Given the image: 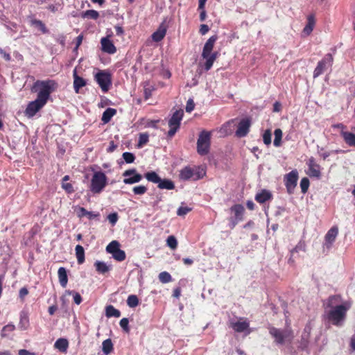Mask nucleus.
Listing matches in <instances>:
<instances>
[{
    "label": "nucleus",
    "mask_w": 355,
    "mask_h": 355,
    "mask_svg": "<svg viewBox=\"0 0 355 355\" xmlns=\"http://www.w3.org/2000/svg\"><path fill=\"white\" fill-rule=\"evenodd\" d=\"M251 125V121L248 118L243 119L240 121L238 125L237 130L235 132V135L238 137H245L249 131Z\"/></svg>",
    "instance_id": "ddd939ff"
},
{
    "label": "nucleus",
    "mask_w": 355,
    "mask_h": 355,
    "mask_svg": "<svg viewBox=\"0 0 355 355\" xmlns=\"http://www.w3.org/2000/svg\"><path fill=\"white\" fill-rule=\"evenodd\" d=\"M310 182L307 178H303L300 181V188L303 193H306L308 191Z\"/></svg>",
    "instance_id": "603ef678"
},
{
    "label": "nucleus",
    "mask_w": 355,
    "mask_h": 355,
    "mask_svg": "<svg viewBox=\"0 0 355 355\" xmlns=\"http://www.w3.org/2000/svg\"><path fill=\"white\" fill-rule=\"evenodd\" d=\"M107 184V178L105 173L101 171H94L89 187V191L93 194L101 193Z\"/></svg>",
    "instance_id": "7ed1b4c3"
},
{
    "label": "nucleus",
    "mask_w": 355,
    "mask_h": 355,
    "mask_svg": "<svg viewBox=\"0 0 355 355\" xmlns=\"http://www.w3.org/2000/svg\"><path fill=\"white\" fill-rule=\"evenodd\" d=\"M123 177V182L125 184H133L139 182L143 175L139 173L136 168H130L125 171L122 173Z\"/></svg>",
    "instance_id": "9d476101"
},
{
    "label": "nucleus",
    "mask_w": 355,
    "mask_h": 355,
    "mask_svg": "<svg viewBox=\"0 0 355 355\" xmlns=\"http://www.w3.org/2000/svg\"><path fill=\"white\" fill-rule=\"evenodd\" d=\"M263 143L268 146L271 144V131L270 130H266L263 134Z\"/></svg>",
    "instance_id": "6e6d98bb"
},
{
    "label": "nucleus",
    "mask_w": 355,
    "mask_h": 355,
    "mask_svg": "<svg viewBox=\"0 0 355 355\" xmlns=\"http://www.w3.org/2000/svg\"><path fill=\"white\" fill-rule=\"evenodd\" d=\"M105 315L107 318H119L121 316V312L119 310L116 309L114 306L107 305L105 307Z\"/></svg>",
    "instance_id": "2f4dec72"
},
{
    "label": "nucleus",
    "mask_w": 355,
    "mask_h": 355,
    "mask_svg": "<svg viewBox=\"0 0 355 355\" xmlns=\"http://www.w3.org/2000/svg\"><path fill=\"white\" fill-rule=\"evenodd\" d=\"M113 343L110 338L105 340L102 343V350L105 355L110 354L113 351Z\"/></svg>",
    "instance_id": "c9c22d12"
},
{
    "label": "nucleus",
    "mask_w": 355,
    "mask_h": 355,
    "mask_svg": "<svg viewBox=\"0 0 355 355\" xmlns=\"http://www.w3.org/2000/svg\"><path fill=\"white\" fill-rule=\"evenodd\" d=\"M94 266L96 271L100 274H105L111 270L110 265H107L105 262L101 261H95Z\"/></svg>",
    "instance_id": "7c9ffc66"
},
{
    "label": "nucleus",
    "mask_w": 355,
    "mask_h": 355,
    "mask_svg": "<svg viewBox=\"0 0 355 355\" xmlns=\"http://www.w3.org/2000/svg\"><path fill=\"white\" fill-rule=\"evenodd\" d=\"M159 280L163 284H166L171 282L172 277L168 272L164 271L159 274Z\"/></svg>",
    "instance_id": "49530a36"
},
{
    "label": "nucleus",
    "mask_w": 355,
    "mask_h": 355,
    "mask_svg": "<svg viewBox=\"0 0 355 355\" xmlns=\"http://www.w3.org/2000/svg\"><path fill=\"white\" fill-rule=\"evenodd\" d=\"M298 180V172L293 170L284 177V184L288 194H293L297 186Z\"/></svg>",
    "instance_id": "9b49d317"
},
{
    "label": "nucleus",
    "mask_w": 355,
    "mask_h": 355,
    "mask_svg": "<svg viewBox=\"0 0 355 355\" xmlns=\"http://www.w3.org/2000/svg\"><path fill=\"white\" fill-rule=\"evenodd\" d=\"M311 329L312 327L310 323L306 324L304 328L300 344V348L302 350L308 347Z\"/></svg>",
    "instance_id": "dca6fc26"
},
{
    "label": "nucleus",
    "mask_w": 355,
    "mask_h": 355,
    "mask_svg": "<svg viewBox=\"0 0 355 355\" xmlns=\"http://www.w3.org/2000/svg\"><path fill=\"white\" fill-rule=\"evenodd\" d=\"M306 164L309 168L308 175L310 177L319 178L321 176L320 166L316 163L315 159L313 157H311L308 159Z\"/></svg>",
    "instance_id": "4468645a"
},
{
    "label": "nucleus",
    "mask_w": 355,
    "mask_h": 355,
    "mask_svg": "<svg viewBox=\"0 0 355 355\" xmlns=\"http://www.w3.org/2000/svg\"><path fill=\"white\" fill-rule=\"evenodd\" d=\"M87 213V210L84 207H79L77 215L79 218H82L83 216H86V214Z\"/></svg>",
    "instance_id": "774afa93"
},
{
    "label": "nucleus",
    "mask_w": 355,
    "mask_h": 355,
    "mask_svg": "<svg viewBox=\"0 0 355 355\" xmlns=\"http://www.w3.org/2000/svg\"><path fill=\"white\" fill-rule=\"evenodd\" d=\"M148 182L158 184L160 181L161 178L155 171H149L145 173L144 176Z\"/></svg>",
    "instance_id": "72a5a7b5"
},
{
    "label": "nucleus",
    "mask_w": 355,
    "mask_h": 355,
    "mask_svg": "<svg viewBox=\"0 0 355 355\" xmlns=\"http://www.w3.org/2000/svg\"><path fill=\"white\" fill-rule=\"evenodd\" d=\"M0 55L3 58V59L9 62L11 60V55L9 52H8L5 49H2L0 47Z\"/></svg>",
    "instance_id": "680f3d73"
},
{
    "label": "nucleus",
    "mask_w": 355,
    "mask_h": 355,
    "mask_svg": "<svg viewBox=\"0 0 355 355\" xmlns=\"http://www.w3.org/2000/svg\"><path fill=\"white\" fill-rule=\"evenodd\" d=\"M230 211L234 213V218L241 221L243 220V215L245 213L244 207L241 204L234 205L230 207Z\"/></svg>",
    "instance_id": "5701e85b"
},
{
    "label": "nucleus",
    "mask_w": 355,
    "mask_h": 355,
    "mask_svg": "<svg viewBox=\"0 0 355 355\" xmlns=\"http://www.w3.org/2000/svg\"><path fill=\"white\" fill-rule=\"evenodd\" d=\"M67 293L68 295L73 296V302L77 305H79L82 302V297L78 293L74 291H67Z\"/></svg>",
    "instance_id": "de8ad7c7"
},
{
    "label": "nucleus",
    "mask_w": 355,
    "mask_h": 355,
    "mask_svg": "<svg viewBox=\"0 0 355 355\" xmlns=\"http://www.w3.org/2000/svg\"><path fill=\"white\" fill-rule=\"evenodd\" d=\"M148 191V188L144 185H138L132 188V192L135 195L142 196Z\"/></svg>",
    "instance_id": "a18cd8bd"
},
{
    "label": "nucleus",
    "mask_w": 355,
    "mask_h": 355,
    "mask_svg": "<svg viewBox=\"0 0 355 355\" xmlns=\"http://www.w3.org/2000/svg\"><path fill=\"white\" fill-rule=\"evenodd\" d=\"M315 24V17L313 15H309L307 17V24L303 29V34L306 36L309 35L313 31Z\"/></svg>",
    "instance_id": "393cba45"
},
{
    "label": "nucleus",
    "mask_w": 355,
    "mask_h": 355,
    "mask_svg": "<svg viewBox=\"0 0 355 355\" xmlns=\"http://www.w3.org/2000/svg\"><path fill=\"white\" fill-rule=\"evenodd\" d=\"M211 145V132L202 130L200 132L197 141V152L200 155L209 153Z\"/></svg>",
    "instance_id": "39448f33"
},
{
    "label": "nucleus",
    "mask_w": 355,
    "mask_h": 355,
    "mask_svg": "<svg viewBox=\"0 0 355 355\" xmlns=\"http://www.w3.org/2000/svg\"><path fill=\"white\" fill-rule=\"evenodd\" d=\"M155 89V87L152 85L145 86L144 89V94L145 99H148L152 96V92Z\"/></svg>",
    "instance_id": "4d7b16f0"
},
{
    "label": "nucleus",
    "mask_w": 355,
    "mask_h": 355,
    "mask_svg": "<svg viewBox=\"0 0 355 355\" xmlns=\"http://www.w3.org/2000/svg\"><path fill=\"white\" fill-rule=\"evenodd\" d=\"M139 304V299L135 295H130L128 297L127 304L130 308H135Z\"/></svg>",
    "instance_id": "c03bdc74"
},
{
    "label": "nucleus",
    "mask_w": 355,
    "mask_h": 355,
    "mask_svg": "<svg viewBox=\"0 0 355 355\" xmlns=\"http://www.w3.org/2000/svg\"><path fill=\"white\" fill-rule=\"evenodd\" d=\"M183 116L184 112L182 110H176L173 112L168 123L169 126V130L167 132L168 137L172 138L179 130Z\"/></svg>",
    "instance_id": "423d86ee"
},
{
    "label": "nucleus",
    "mask_w": 355,
    "mask_h": 355,
    "mask_svg": "<svg viewBox=\"0 0 355 355\" xmlns=\"http://www.w3.org/2000/svg\"><path fill=\"white\" fill-rule=\"evenodd\" d=\"M58 84L53 80H36L31 87V92L37 94V98L47 103L51 94L55 90Z\"/></svg>",
    "instance_id": "f03ea898"
},
{
    "label": "nucleus",
    "mask_w": 355,
    "mask_h": 355,
    "mask_svg": "<svg viewBox=\"0 0 355 355\" xmlns=\"http://www.w3.org/2000/svg\"><path fill=\"white\" fill-rule=\"evenodd\" d=\"M338 234V228L337 226H333L330 228L324 236L323 248L329 250L335 242Z\"/></svg>",
    "instance_id": "f8f14e48"
},
{
    "label": "nucleus",
    "mask_w": 355,
    "mask_h": 355,
    "mask_svg": "<svg viewBox=\"0 0 355 355\" xmlns=\"http://www.w3.org/2000/svg\"><path fill=\"white\" fill-rule=\"evenodd\" d=\"M205 175V171L200 168L194 169L193 180L196 181L202 179Z\"/></svg>",
    "instance_id": "5fc2aeb1"
},
{
    "label": "nucleus",
    "mask_w": 355,
    "mask_h": 355,
    "mask_svg": "<svg viewBox=\"0 0 355 355\" xmlns=\"http://www.w3.org/2000/svg\"><path fill=\"white\" fill-rule=\"evenodd\" d=\"M230 327L232 328L236 332L241 333L244 331L247 330L249 328V322L247 321H237V322H231Z\"/></svg>",
    "instance_id": "b1692460"
},
{
    "label": "nucleus",
    "mask_w": 355,
    "mask_h": 355,
    "mask_svg": "<svg viewBox=\"0 0 355 355\" xmlns=\"http://www.w3.org/2000/svg\"><path fill=\"white\" fill-rule=\"evenodd\" d=\"M54 347L61 352H66L69 347V342L66 338H58L55 342Z\"/></svg>",
    "instance_id": "c85d7f7f"
},
{
    "label": "nucleus",
    "mask_w": 355,
    "mask_h": 355,
    "mask_svg": "<svg viewBox=\"0 0 355 355\" xmlns=\"http://www.w3.org/2000/svg\"><path fill=\"white\" fill-rule=\"evenodd\" d=\"M107 219L112 226H114L119 219V215L116 212L111 213L107 216Z\"/></svg>",
    "instance_id": "13d9d810"
},
{
    "label": "nucleus",
    "mask_w": 355,
    "mask_h": 355,
    "mask_svg": "<svg viewBox=\"0 0 355 355\" xmlns=\"http://www.w3.org/2000/svg\"><path fill=\"white\" fill-rule=\"evenodd\" d=\"M15 329V326L12 323H9L6 325H5L1 331V337H6L9 335L10 333L12 332Z\"/></svg>",
    "instance_id": "ea45409f"
},
{
    "label": "nucleus",
    "mask_w": 355,
    "mask_h": 355,
    "mask_svg": "<svg viewBox=\"0 0 355 355\" xmlns=\"http://www.w3.org/2000/svg\"><path fill=\"white\" fill-rule=\"evenodd\" d=\"M159 120H150L147 122L146 126L148 128H153L155 129H157V123H159Z\"/></svg>",
    "instance_id": "69168bd1"
},
{
    "label": "nucleus",
    "mask_w": 355,
    "mask_h": 355,
    "mask_svg": "<svg viewBox=\"0 0 355 355\" xmlns=\"http://www.w3.org/2000/svg\"><path fill=\"white\" fill-rule=\"evenodd\" d=\"M167 26L164 23H162L156 31L152 34V40L155 42L162 41L166 35Z\"/></svg>",
    "instance_id": "6ab92c4d"
},
{
    "label": "nucleus",
    "mask_w": 355,
    "mask_h": 355,
    "mask_svg": "<svg viewBox=\"0 0 355 355\" xmlns=\"http://www.w3.org/2000/svg\"><path fill=\"white\" fill-rule=\"evenodd\" d=\"M116 114V110L114 108L108 107L103 113L101 121L103 123H107L110 121L111 119Z\"/></svg>",
    "instance_id": "c756f323"
},
{
    "label": "nucleus",
    "mask_w": 355,
    "mask_h": 355,
    "mask_svg": "<svg viewBox=\"0 0 355 355\" xmlns=\"http://www.w3.org/2000/svg\"><path fill=\"white\" fill-rule=\"evenodd\" d=\"M119 325L125 332L129 333V320L127 318H122L119 322Z\"/></svg>",
    "instance_id": "864d4df0"
},
{
    "label": "nucleus",
    "mask_w": 355,
    "mask_h": 355,
    "mask_svg": "<svg viewBox=\"0 0 355 355\" xmlns=\"http://www.w3.org/2000/svg\"><path fill=\"white\" fill-rule=\"evenodd\" d=\"M282 131L279 128H277L274 131L275 139L273 141V145L275 147H279L282 145Z\"/></svg>",
    "instance_id": "58836bf2"
},
{
    "label": "nucleus",
    "mask_w": 355,
    "mask_h": 355,
    "mask_svg": "<svg viewBox=\"0 0 355 355\" xmlns=\"http://www.w3.org/2000/svg\"><path fill=\"white\" fill-rule=\"evenodd\" d=\"M340 134H341V136L343 137L345 142L349 146L355 147V134L354 133L347 132V131H342Z\"/></svg>",
    "instance_id": "bb28decb"
},
{
    "label": "nucleus",
    "mask_w": 355,
    "mask_h": 355,
    "mask_svg": "<svg viewBox=\"0 0 355 355\" xmlns=\"http://www.w3.org/2000/svg\"><path fill=\"white\" fill-rule=\"evenodd\" d=\"M116 148H117V145L115 144L114 141H110L109 143V146L106 150L107 153H111L114 152L116 149Z\"/></svg>",
    "instance_id": "0e129e2a"
},
{
    "label": "nucleus",
    "mask_w": 355,
    "mask_h": 355,
    "mask_svg": "<svg viewBox=\"0 0 355 355\" xmlns=\"http://www.w3.org/2000/svg\"><path fill=\"white\" fill-rule=\"evenodd\" d=\"M166 244L170 248L175 250L178 246V241L174 236L171 235L168 236L166 239Z\"/></svg>",
    "instance_id": "8fccbe9b"
},
{
    "label": "nucleus",
    "mask_w": 355,
    "mask_h": 355,
    "mask_svg": "<svg viewBox=\"0 0 355 355\" xmlns=\"http://www.w3.org/2000/svg\"><path fill=\"white\" fill-rule=\"evenodd\" d=\"M149 141V135L147 132L140 133L139 135V140L137 144L138 148L143 147Z\"/></svg>",
    "instance_id": "79ce46f5"
},
{
    "label": "nucleus",
    "mask_w": 355,
    "mask_h": 355,
    "mask_svg": "<svg viewBox=\"0 0 355 355\" xmlns=\"http://www.w3.org/2000/svg\"><path fill=\"white\" fill-rule=\"evenodd\" d=\"M254 199L257 202L263 204L272 199V194L269 190L262 189L256 194Z\"/></svg>",
    "instance_id": "a211bd4d"
},
{
    "label": "nucleus",
    "mask_w": 355,
    "mask_h": 355,
    "mask_svg": "<svg viewBox=\"0 0 355 355\" xmlns=\"http://www.w3.org/2000/svg\"><path fill=\"white\" fill-rule=\"evenodd\" d=\"M94 80L97 83L103 93L107 92L112 84L111 73L107 70H100L94 76Z\"/></svg>",
    "instance_id": "20e7f679"
},
{
    "label": "nucleus",
    "mask_w": 355,
    "mask_h": 355,
    "mask_svg": "<svg viewBox=\"0 0 355 355\" xmlns=\"http://www.w3.org/2000/svg\"><path fill=\"white\" fill-rule=\"evenodd\" d=\"M31 24L39 28L42 33H47L49 30L46 27L45 24L39 19H33L31 20Z\"/></svg>",
    "instance_id": "4c0bfd02"
},
{
    "label": "nucleus",
    "mask_w": 355,
    "mask_h": 355,
    "mask_svg": "<svg viewBox=\"0 0 355 355\" xmlns=\"http://www.w3.org/2000/svg\"><path fill=\"white\" fill-rule=\"evenodd\" d=\"M306 251V243L303 240H300L296 246L291 250V257L293 256L294 253L299 252Z\"/></svg>",
    "instance_id": "37998d69"
},
{
    "label": "nucleus",
    "mask_w": 355,
    "mask_h": 355,
    "mask_svg": "<svg viewBox=\"0 0 355 355\" xmlns=\"http://www.w3.org/2000/svg\"><path fill=\"white\" fill-rule=\"evenodd\" d=\"M119 243L117 241H112L107 245L106 251L113 254L119 249Z\"/></svg>",
    "instance_id": "a19ab883"
},
{
    "label": "nucleus",
    "mask_w": 355,
    "mask_h": 355,
    "mask_svg": "<svg viewBox=\"0 0 355 355\" xmlns=\"http://www.w3.org/2000/svg\"><path fill=\"white\" fill-rule=\"evenodd\" d=\"M46 104V103L44 101L36 98L35 100L28 103L24 111V114L28 118H32L37 112L42 109Z\"/></svg>",
    "instance_id": "1a4fd4ad"
},
{
    "label": "nucleus",
    "mask_w": 355,
    "mask_h": 355,
    "mask_svg": "<svg viewBox=\"0 0 355 355\" xmlns=\"http://www.w3.org/2000/svg\"><path fill=\"white\" fill-rule=\"evenodd\" d=\"M30 326L28 313L26 311H21L19 313V322L18 327L19 329L24 331L28 329Z\"/></svg>",
    "instance_id": "aec40b11"
},
{
    "label": "nucleus",
    "mask_w": 355,
    "mask_h": 355,
    "mask_svg": "<svg viewBox=\"0 0 355 355\" xmlns=\"http://www.w3.org/2000/svg\"><path fill=\"white\" fill-rule=\"evenodd\" d=\"M334 62V58L331 53H327L318 62L313 71V77L316 78L324 73L327 69L331 68Z\"/></svg>",
    "instance_id": "6e6552de"
},
{
    "label": "nucleus",
    "mask_w": 355,
    "mask_h": 355,
    "mask_svg": "<svg viewBox=\"0 0 355 355\" xmlns=\"http://www.w3.org/2000/svg\"><path fill=\"white\" fill-rule=\"evenodd\" d=\"M112 34L107 35V37L101 40V50L109 54H114L116 52V48L113 42L109 39Z\"/></svg>",
    "instance_id": "2eb2a0df"
},
{
    "label": "nucleus",
    "mask_w": 355,
    "mask_h": 355,
    "mask_svg": "<svg viewBox=\"0 0 355 355\" xmlns=\"http://www.w3.org/2000/svg\"><path fill=\"white\" fill-rule=\"evenodd\" d=\"M73 89H74L75 92L78 94L79 92L80 89L86 85L87 82L83 78L79 76L77 74V71H76V69L73 71Z\"/></svg>",
    "instance_id": "4be33fe9"
},
{
    "label": "nucleus",
    "mask_w": 355,
    "mask_h": 355,
    "mask_svg": "<svg viewBox=\"0 0 355 355\" xmlns=\"http://www.w3.org/2000/svg\"><path fill=\"white\" fill-rule=\"evenodd\" d=\"M191 210V208H189V207H188L180 206V207L178 209L177 214H178V216H184V215H186L187 213H189Z\"/></svg>",
    "instance_id": "bf43d9fd"
},
{
    "label": "nucleus",
    "mask_w": 355,
    "mask_h": 355,
    "mask_svg": "<svg viewBox=\"0 0 355 355\" xmlns=\"http://www.w3.org/2000/svg\"><path fill=\"white\" fill-rule=\"evenodd\" d=\"M62 187L65 190L67 193H72L74 192L73 187L71 183L62 182Z\"/></svg>",
    "instance_id": "e2e57ef3"
},
{
    "label": "nucleus",
    "mask_w": 355,
    "mask_h": 355,
    "mask_svg": "<svg viewBox=\"0 0 355 355\" xmlns=\"http://www.w3.org/2000/svg\"><path fill=\"white\" fill-rule=\"evenodd\" d=\"M341 302L342 297L340 295H333L323 303L324 319L336 327L343 325L346 320L347 312L350 309V304L346 302L342 304Z\"/></svg>",
    "instance_id": "f257e3e1"
},
{
    "label": "nucleus",
    "mask_w": 355,
    "mask_h": 355,
    "mask_svg": "<svg viewBox=\"0 0 355 355\" xmlns=\"http://www.w3.org/2000/svg\"><path fill=\"white\" fill-rule=\"evenodd\" d=\"M194 169L190 166H185L180 171L179 178L181 180H193Z\"/></svg>",
    "instance_id": "412c9836"
},
{
    "label": "nucleus",
    "mask_w": 355,
    "mask_h": 355,
    "mask_svg": "<svg viewBox=\"0 0 355 355\" xmlns=\"http://www.w3.org/2000/svg\"><path fill=\"white\" fill-rule=\"evenodd\" d=\"M194 107H195V103L193 102V100L192 98H189L187 102V105H186V107H185L186 112L190 113L194 110Z\"/></svg>",
    "instance_id": "052dcab7"
},
{
    "label": "nucleus",
    "mask_w": 355,
    "mask_h": 355,
    "mask_svg": "<svg viewBox=\"0 0 355 355\" xmlns=\"http://www.w3.org/2000/svg\"><path fill=\"white\" fill-rule=\"evenodd\" d=\"M217 56L218 53L214 52L212 53L211 55H209L207 58H204L205 59H206V62L204 64V69L206 71H209L212 67L214 61L217 58Z\"/></svg>",
    "instance_id": "f704fd0d"
},
{
    "label": "nucleus",
    "mask_w": 355,
    "mask_h": 355,
    "mask_svg": "<svg viewBox=\"0 0 355 355\" xmlns=\"http://www.w3.org/2000/svg\"><path fill=\"white\" fill-rule=\"evenodd\" d=\"M218 40V37L216 35L211 36L206 42L204 45L202 57L207 58L209 55H211V51L214 48V44Z\"/></svg>",
    "instance_id": "f3484780"
},
{
    "label": "nucleus",
    "mask_w": 355,
    "mask_h": 355,
    "mask_svg": "<svg viewBox=\"0 0 355 355\" xmlns=\"http://www.w3.org/2000/svg\"><path fill=\"white\" fill-rule=\"evenodd\" d=\"M112 257L115 260L122 261L125 260L126 255L125 252L119 248L114 254H112Z\"/></svg>",
    "instance_id": "3c124183"
},
{
    "label": "nucleus",
    "mask_w": 355,
    "mask_h": 355,
    "mask_svg": "<svg viewBox=\"0 0 355 355\" xmlns=\"http://www.w3.org/2000/svg\"><path fill=\"white\" fill-rule=\"evenodd\" d=\"M76 256L78 264H83L85 262V250L82 245H77L75 248Z\"/></svg>",
    "instance_id": "473e14b6"
},
{
    "label": "nucleus",
    "mask_w": 355,
    "mask_h": 355,
    "mask_svg": "<svg viewBox=\"0 0 355 355\" xmlns=\"http://www.w3.org/2000/svg\"><path fill=\"white\" fill-rule=\"evenodd\" d=\"M122 157L127 164H132L135 160V155L130 152H125L122 155Z\"/></svg>",
    "instance_id": "09e8293b"
},
{
    "label": "nucleus",
    "mask_w": 355,
    "mask_h": 355,
    "mask_svg": "<svg viewBox=\"0 0 355 355\" xmlns=\"http://www.w3.org/2000/svg\"><path fill=\"white\" fill-rule=\"evenodd\" d=\"M58 279L60 286L62 288H65L67 286L68 282V276H67V270L64 267L59 268L58 270Z\"/></svg>",
    "instance_id": "a878e982"
},
{
    "label": "nucleus",
    "mask_w": 355,
    "mask_h": 355,
    "mask_svg": "<svg viewBox=\"0 0 355 355\" xmlns=\"http://www.w3.org/2000/svg\"><path fill=\"white\" fill-rule=\"evenodd\" d=\"M99 216V213L89 211H87V213L86 214V216L90 220L94 219L95 218H98Z\"/></svg>",
    "instance_id": "338daca9"
},
{
    "label": "nucleus",
    "mask_w": 355,
    "mask_h": 355,
    "mask_svg": "<svg viewBox=\"0 0 355 355\" xmlns=\"http://www.w3.org/2000/svg\"><path fill=\"white\" fill-rule=\"evenodd\" d=\"M157 187L160 189L173 190L175 189L174 182L170 179H160L157 184Z\"/></svg>",
    "instance_id": "cd10ccee"
},
{
    "label": "nucleus",
    "mask_w": 355,
    "mask_h": 355,
    "mask_svg": "<svg viewBox=\"0 0 355 355\" xmlns=\"http://www.w3.org/2000/svg\"><path fill=\"white\" fill-rule=\"evenodd\" d=\"M99 17V13L98 11L95 10H87L85 11H83L81 13V17L82 18H87V19H97Z\"/></svg>",
    "instance_id": "e433bc0d"
},
{
    "label": "nucleus",
    "mask_w": 355,
    "mask_h": 355,
    "mask_svg": "<svg viewBox=\"0 0 355 355\" xmlns=\"http://www.w3.org/2000/svg\"><path fill=\"white\" fill-rule=\"evenodd\" d=\"M268 330L277 345H284L287 338H293V331L291 329H282L270 326Z\"/></svg>",
    "instance_id": "0eeeda50"
}]
</instances>
